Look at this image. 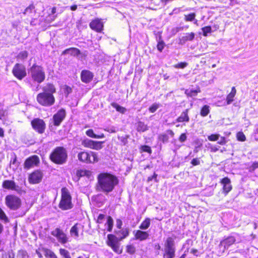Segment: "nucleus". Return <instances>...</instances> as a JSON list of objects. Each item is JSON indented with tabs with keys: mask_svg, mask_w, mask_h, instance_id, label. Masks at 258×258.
Here are the masks:
<instances>
[{
	"mask_svg": "<svg viewBox=\"0 0 258 258\" xmlns=\"http://www.w3.org/2000/svg\"><path fill=\"white\" fill-rule=\"evenodd\" d=\"M43 92L37 94L36 100L42 106L49 107L55 102L53 93L56 92L54 86L50 83L45 84L42 87Z\"/></svg>",
	"mask_w": 258,
	"mask_h": 258,
	"instance_id": "1",
	"label": "nucleus"
},
{
	"mask_svg": "<svg viewBox=\"0 0 258 258\" xmlns=\"http://www.w3.org/2000/svg\"><path fill=\"white\" fill-rule=\"evenodd\" d=\"M97 178L99 187L104 192L111 191L118 183V179L116 177L108 173L99 174Z\"/></svg>",
	"mask_w": 258,
	"mask_h": 258,
	"instance_id": "2",
	"label": "nucleus"
},
{
	"mask_svg": "<svg viewBox=\"0 0 258 258\" xmlns=\"http://www.w3.org/2000/svg\"><path fill=\"white\" fill-rule=\"evenodd\" d=\"M50 160L58 165L65 164L68 158V152L63 147H56L49 155Z\"/></svg>",
	"mask_w": 258,
	"mask_h": 258,
	"instance_id": "3",
	"label": "nucleus"
},
{
	"mask_svg": "<svg viewBox=\"0 0 258 258\" xmlns=\"http://www.w3.org/2000/svg\"><path fill=\"white\" fill-rule=\"evenodd\" d=\"M29 74L32 80L38 84H40L45 80V72L41 66L33 64L29 70Z\"/></svg>",
	"mask_w": 258,
	"mask_h": 258,
	"instance_id": "4",
	"label": "nucleus"
},
{
	"mask_svg": "<svg viewBox=\"0 0 258 258\" xmlns=\"http://www.w3.org/2000/svg\"><path fill=\"white\" fill-rule=\"evenodd\" d=\"M72 198L69 190L66 187L61 189V199L59 204V207L63 210H67L73 207Z\"/></svg>",
	"mask_w": 258,
	"mask_h": 258,
	"instance_id": "5",
	"label": "nucleus"
},
{
	"mask_svg": "<svg viewBox=\"0 0 258 258\" xmlns=\"http://www.w3.org/2000/svg\"><path fill=\"white\" fill-rule=\"evenodd\" d=\"M77 157L80 162L87 164L94 163L98 161L97 153L93 152L82 151L78 153Z\"/></svg>",
	"mask_w": 258,
	"mask_h": 258,
	"instance_id": "6",
	"label": "nucleus"
},
{
	"mask_svg": "<svg viewBox=\"0 0 258 258\" xmlns=\"http://www.w3.org/2000/svg\"><path fill=\"white\" fill-rule=\"evenodd\" d=\"M119 241L120 240L113 234H108L107 235V240L106 241L107 245L110 247L114 252L118 254L122 252V249L120 247Z\"/></svg>",
	"mask_w": 258,
	"mask_h": 258,
	"instance_id": "7",
	"label": "nucleus"
},
{
	"mask_svg": "<svg viewBox=\"0 0 258 258\" xmlns=\"http://www.w3.org/2000/svg\"><path fill=\"white\" fill-rule=\"evenodd\" d=\"M6 206L12 210L18 209L21 205V199L16 196L13 195H8L5 198Z\"/></svg>",
	"mask_w": 258,
	"mask_h": 258,
	"instance_id": "8",
	"label": "nucleus"
},
{
	"mask_svg": "<svg viewBox=\"0 0 258 258\" xmlns=\"http://www.w3.org/2000/svg\"><path fill=\"white\" fill-rule=\"evenodd\" d=\"M165 258H173L175 256V247L174 242L173 239L171 237H168L165 244L164 248Z\"/></svg>",
	"mask_w": 258,
	"mask_h": 258,
	"instance_id": "9",
	"label": "nucleus"
},
{
	"mask_svg": "<svg viewBox=\"0 0 258 258\" xmlns=\"http://www.w3.org/2000/svg\"><path fill=\"white\" fill-rule=\"evenodd\" d=\"M51 234L56 237L58 242L62 245H64L69 241L67 235L59 228H56L52 231Z\"/></svg>",
	"mask_w": 258,
	"mask_h": 258,
	"instance_id": "10",
	"label": "nucleus"
},
{
	"mask_svg": "<svg viewBox=\"0 0 258 258\" xmlns=\"http://www.w3.org/2000/svg\"><path fill=\"white\" fill-rule=\"evenodd\" d=\"M33 129L38 134H42L44 133L46 128V124L42 119L36 118L31 121Z\"/></svg>",
	"mask_w": 258,
	"mask_h": 258,
	"instance_id": "11",
	"label": "nucleus"
},
{
	"mask_svg": "<svg viewBox=\"0 0 258 258\" xmlns=\"http://www.w3.org/2000/svg\"><path fill=\"white\" fill-rule=\"evenodd\" d=\"M13 75L19 80H22L27 75L26 70L23 64L16 63L12 70Z\"/></svg>",
	"mask_w": 258,
	"mask_h": 258,
	"instance_id": "12",
	"label": "nucleus"
},
{
	"mask_svg": "<svg viewBox=\"0 0 258 258\" xmlns=\"http://www.w3.org/2000/svg\"><path fill=\"white\" fill-rule=\"evenodd\" d=\"M102 143L103 142H102L94 141L91 140L86 139L82 141V144L85 147L98 150L102 148Z\"/></svg>",
	"mask_w": 258,
	"mask_h": 258,
	"instance_id": "13",
	"label": "nucleus"
},
{
	"mask_svg": "<svg viewBox=\"0 0 258 258\" xmlns=\"http://www.w3.org/2000/svg\"><path fill=\"white\" fill-rule=\"evenodd\" d=\"M43 173L40 170H35L31 173L28 177V181L31 184H37L41 182Z\"/></svg>",
	"mask_w": 258,
	"mask_h": 258,
	"instance_id": "14",
	"label": "nucleus"
},
{
	"mask_svg": "<svg viewBox=\"0 0 258 258\" xmlns=\"http://www.w3.org/2000/svg\"><path fill=\"white\" fill-rule=\"evenodd\" d=\"M66 116V111L63 109L59 110L53 116V123L55 126H58L63 121Z\"/></svg>",
	"mask_w": 258,
	"mask_h": 258,
	"instance_id": "15",
	"label": "nucleus"
},
{
	"mask_svg": "<svg viewBox=\"0 0 258 258\" xmlns=\"http://www.w3.org/2000/svg\"><path fill=\"white\" fill-rule=\"evenodd\" d=\"M39 162V159L38 157L36 155H34L25 160L24 166L25 169H28L36 165Z\"/></svg>",
	"mask_w": 258,
	"mask_h": 258,
	"instance_id": "16",
	"label": "nucleus"
},
{
	"mask_svg": "<svg viewBox=\"0 0 258 258\" xmlns=\"http://www.w3.org/2000/svg\"><path fill=\"white\" fill-rule=\"evenodd\" d=\"M90 28L98 32H100L103 30V24L101 22V20L99 19H96L92 21L89 24Z\"/></svg>",
	"mask_w": 258,
	"mask_h": 258,
	"instance_id": "17",
	"label": "nucleus"
},
{
	"mask_svg": "<svg viewBox=\"0 0 258 258\" xmlns=\"http://www.w3.org/2000/svg\"><path fill=\"white\" fill-rule=\"evenodd\" d=\"M93 76V73L88 70L82 71L81 74V80L85 83L91 82Z\"/></svg>",
	"mask_w": 258,
	"mask_h": 258,
	"instance_id": "18",
	"label": "nucleus"
},
{
	"mask_svg": "<svg viewBox=\"0 0 258 258\" xmlns=\"http://www.w3.org/2000/svg\"><path fill=\"white\" fill-rule=\"evenodd\" d=\"M134 233L135 234V239L137 240H140V241H143L147 239L149 236L148 232L139 230L134 231Z\"/></svg>",
	"mask_w": 258,
	"mask_h": 258,
	"instance_id": "19",
	"label": "nucleus"
},
{
	"mask_svg": "<svg viewBox=\"0 0 258 258\" xmlns=\"http://www.w3.org/2000/svg\"><path fill=\"white\" fill-rule=\"evenodd\" d=\"M82 228L83 226L81 224L76 223L71 228L70 230L71 235L75 238H78L79 236V230Z\"/></svg>",
	"mask_w": 258,
	"mask_h": 258,
	"instance_id": "20",
	"label": "nucleus"
},
{
	"mask_svg": "<svg viewBox=\"0 0 258 258\" xmlns=\"http://www.w3.org/2000/svg\"><path fill=\"white\" fill-rule=\"evenodd\" d=\"M221 183L223 185L224 192L226 194H228L232 189L230 179L228 177H224L222 179Z\"/></svg>",
	"mask_w": 258,
	"mask_h": 258,
	"instance_id": "21",
	"label": "nucleus"
},
{
	"mask_svg": "<svg viewBox=\"0 0 258 258\" xmlns=\"http://www.w3.org/2000/svg\"><path fill=\"white\" fill-rule=\"evenodd\" d=\"M235 242V239L233 236H229L224 239L221 242V244L224 246L225 249H227L228 247L233 244Z\"/></svg>",
	"mask_w": 258,
	"mask_h": 258,
	"instance_id": "22",
	"label": "nucleus"
},
{
	"mask_svg": "<svg viewBox=\"0 0 258 258\" xmlns=\"http://www.w3.org/2000/svg\"><path fill=\"white\" fill-rule=\"evenodd\" d=\"M3 187L7 189L14 190L16 188L15 182L13 180H6L3 183Z\"/></svg>",
	"mask_w": 258,
	"mask_h": 258,
	"instance_id": "23",
	"label": "nucleus"
},
{
	"mask_svg": "<svg viewBox=\"0 0 258 258\" xmlns=\"http://www.w3.org/2000/svg\"><path fill=\"white\" fill-rule=\"evenodd\" d=\"M80 53L79 49L77 48L72 47L64 50L62 54H70L72 55L76 56L78 55Z\"/></svg>",
	"mask_w": 258,
	"mask_h": 258,
	"instance_id": "24",
	"label": "nucleus"
},
{
	"mask_svg": "<svg viewBox=\"0 0 258 258\" xmlns=\"http://www.w3.org/2000/svg\"><path fill=\"white\" fill-rule=\"evenodd\" d=\"M236 93V90L234 87H233L231 89V92L227 95L226 101L227 104H230L233 101V98L234 97Z\"/></svg>",
	"mask_w": 258,
	"mask_h": 258,
	"instance_id": "25",
	"label": "nucleus"
},
{
	"mask_svg": "<svg viewBox=\"0 0 258 258\" xmlns=\"http://www.w3.org/2000/svg\"><path fill=\"white\" fill-rule=\"evenodd\" d=\"M42 250L44 252V255L48 258H58L56 255L49 249L43 248Z\"/></svg>",
	"mask_w": 258,
	"mask_h": 258,
	"instance_id": "26",
	"label": "nucleus"
},
{
	"mask_svg": "<svg viewBox=\"0 0 258 258\" xmlns=\"http://www.w3.org/2000/svg\"><path fill=\"white\" fill-rule=\"evenodd\" d=\"M117 234L119 236V239L121 240L128 235L129 231L127 229H121L117 232Z\"/></svg>",
	"mask_w": 258,
	"mask_h": 258,
	"instance_id": "27",
	"label": "nucleus"
},
{
	"mask_svg": "<svg viewBox=\"0 0 258 258\" xmlns=\"http://www.w3.org/2000/svg\"><path fill=\"white\" fill-rule=\"evenodd\" d=\"M188 120V117L187 115V110H186L185 111L183 112L180 116L177 118V121L178 122H183L187 121Z\"/></svg>",
	"mask_w": 258,
	"mask_h": 258,
	"instance_id": "28",
	"label": "nucleus"
},
{
	"mask_svg": "<svg viewBox=\"0 0 258 258\" xmlns=\"http://www.w3.org/2000/svg\"><path fill=\"white\" fill-rule=\"evenodd\" d=\"M150 225V219L148 218L143 221L139 226L140 229L146 230L149 228Z\"/></svg>",
	"mask_w": 258,
	"mask_h": 258,
	"instance_id": "29",
	"label": "nucleus"
},
{
	"mask_svg": "<svg viewBox=\"0 0 258 258\" xmlns=\"http://www.w3.org/2000/svg\"><path fill=\"white\" fill-rule=\"evenodd\" d=\"M17 257L18 258H30V256L27 251L23 249L18 250Z\"/></svg>",
	"mask_w": 258,
	"mask_h": 258,
	"instance_id": "30",
	"label": "nucleus"
},
{
	"mask_svg": "<svg viewBox=\"0 0 258 258\" xmlns=\"http://www.w3.org/2000/svg\"><path fill=\"white\" fill-rule=\"evenodd\" d=\"M137 131L144 132L147 130L148 127L146 124L142 121H139L137 124Z\"/></svg>",
	"mask_w": 258,
	"mask_h": 258,
	"instance_id": "31",
	"label": "nucleus"
},
{
	"mask_svg": "<svg viewBox=\"0 0 258 258\" xmlns=\"http://www.w3.org/2000/svg\"><path fill=\"white\" fill-rule=\"evenodd\" d=\"M111 106L113 108H115L116 111H117L118 112H119L121 113H124L126 111V108H125L124 107H123L122 106L119 105L118 104H117L116 103H111Z\"/></svg>",
	"mask_w": 258,
	"mask_h": 258,
	"instance_id": "32",
	"label": "nucleus"
},
{
	"mask_svg": "<svg viewBox=\"0 0 258 258\" xmlns=\"http://www.w3.org/2000/svg\"><path fill=\"white\" fill-rule=\"evenodd\" d=\"M136 251V247L132 244L126 246V252L130 254H134Z\"/></svg>",
	"mask_w": 258,
	"mask_h": 258,
	"instance_id": "33",
	"label": "nucleus"
},
{
	"mask_svg": "<svg viewBox=\"0 0 258 258\" xmlns=\"http://www.w3.org/2000/svg\"><path fill=\"white\" fill-rule=\"evenodd\" d=\"M209 106L207 105H205L201 109L200 114L203 116H206L209 114Z\"/></svg>",
	"mask_w": 258,
	"mask_h": 258,
	"instance_id": "34",
	"label": "nucleus"
},
{
	"mask_svg": "<svg viewBox=\"0 0 258 258\" xmlns=\"http://www.w3.org/2000/svg\"><path fill=\"white\" fill-rule=\"evenodd\" d=\"M28 56V52L26 51H23L20 52L17 56L19 60H23L27 58Z\"/></svg>",
	"mask_w": 258,
	"mask_h": 258,
	"instance_id": "35",
	"label": "nucleus"
},
{
	"mask_svg": "<svg viewBox=\"0 0 258 258\" xmlns=\"http://www.w3.org/2000/svg\"><path fill=\"white\" fill-rule=\"evenodd\" d=\"M258 168V161H255L251 163L250 165H249L247 169L250 172H253L255 169Z\"/></svg>",
	"mask_w": 258,
	"mask_h": 258,
	"instance_id": "36",
	"label": "nucleus"
},
{
	"mask_svg": "<svg viewBox=\"0 0 258 258\" xmlns=\"http://www.w3.org/2000/svg\"><path fill=\"white\" fill-rule=\"evenodd\" d=\"M169 139L168 136L167 134H162L159 135L158 140L162 141L163 143H166Z\"/></svg>",
	"mask_w": 258,
	"mask_h": 258,
	"instance_id": "37",
	"label": "nucleus"
},
{
	"mask_svg": "<svg viewBox=\"0 0 258 258\" xmlns=\"http://www.w3.org/2000/svg\"><path fill=\"white\" fill-rule=\"evenodd\" d=\"M194 255V249H190V251L185 252L180 258H192Z\"/></svg>",
	"mask_w": 258,
	"mask_h": 258,
	"instance_id": "38",
	"label": "nucleus"
},
{
	"mask_svg": "<svg viewBox=\"0 0 258 258\" xmlns=\"http://www.w3.org/2000/svg\"><path fill=\"white\" fill-rule=\"evenodd\" d=\"M107 224L108 226L107 230L110 232L111 231L113 225V220L110 216L108 217Z\"/></svg>",
	"mask_w": 258,
	"mask_h": 258,
	"instance_id": "39",
	"label": "nucleus"
},
{
	"mask_svg": "<svg viewBox=\"0 0 258 258\" xmlns=\"http://www.w3.org/2000/svg\"><path fill=\"white\" fill-rule=\"evenodd\" d=\"M59 252L60 254L64 258H67L70 256L69 251L65 249L60 248Z\"/></svg>",
	"mask_w": 258,
	"mask_h": 258,
	"instance_id": "40",
	"label": "nucleus"
},
{
	"mask_svg": "<svg viewBox=\"0 0 258 258\" xmlns=\"http://www.w3.org/2000/svg\"><path fill=\"white\" fill-rule=\"evenodd\" d=\"M35 7L33 5H30L27 8H26L24 12V14L25 15H29L32 13V11L34 9Z\"/></svg>",
	"mask_w": 258,
	"mask_h": 258,
	"instance_id": "41",
	"label": "nucleus"
},
{
	"mask_svg": "<svg viewBox=\"0 0 258 258\" xmlns=\"http://www.w3.org/2000/svg\"><path fill=\"white\" fill-rule=\"evenodd\" d=\"M0 219L3 220L5 223L9 222V219L5 214V212L0 208Z\"/></svg>",
	"mask_w": 258,
	"mask_h": 258,
	"instance_id": "42",
	"label": "nucleus"
},
{
	"mask_svg": "<svg viewBox=\"0 0 258 258\" xmlns=\"http://www.w3.org/2000/svg\"><path fill=\"white\" fill-rule=\"evenodd\" d=\"M237 138L238 141L242 142L245 141L246 140L245 136L242 132H239L237 134Z\"/></svg>",
	"mask_w": 258,
	"mask_h": 258,
	"instance_id": "43",
	"label": "nucleus"
},
{
	"mask_svg": "<svg viewBox=\"0 0 258 258\" xmlns=\"http://www.w3.org/2000/svg\"><path fill=\"white\" fill-rule=\"evenodd\" d=\"M202 31L204 36H207L208 33H211V28L210 26H207L202 28Z\"/></svg>",
	"mask_w": 258,
	"mask_h": 258,
	"instance_id": "44",
	"label": "nucleus"
},
{
	"mask_svg": "<svg viewBox=\"0 0 258 258\" xmlns=\"http://www.w3.org/2000/svg\"><path fill=\"white\" fill-rule=\"evenodd\" d=\"M159 108V105L157 104H153L151 106H150L149 108V110L150 112L154 113L155 112L157 109Z\"/></svg>",
	"mask_w": 258,
	"mask_h": 258,
	"instance_id": "45",
	"label": "nucleus"
},
{
	"mask_svg": "<svg viewBox=\"0 0 258 258\" xmlns=\"http://www.w3.org/2000/svg\"><path fill=\"white\" fill-rule=\"evenodd\" d=\"M220 135L218 134L211 135L208 137V139L211 141H216L218 140Z\"/></svg>",
	"mask_w": 258,
	"mask_h": 258,
	"instance_id": "46",
	"label": "nucleus"
},
{
	"mask_svg": "<svg viewBox=\"0 0 258 258\" xmlns=\"http://www.w3.org/2000/svg\"><path fill=\"white\" fill-rule=\"evenodd\" d=\"M90 172L89 171L86 170H81L79 171H78L77 174L81 176H85V175H88L89 173Z\"/></svg>",
	"mask_w": 258,
	"mask_h": 258,
	"instance_id": "47",
	"label": "nucleus"
},
{
	"mask_svg": "<svg viewBox=\"0 0 258 258\" xmlns=\"http://www.w3.org/2000/svg\"><path fill=\"white\" fill-rule=\"evenodd\" d=\"M141 149L143 152H147L149 153H151V152H152L151 148L148 146H146V145L143 146L141 147Z\"/></svg>",
	"mask_w": 258,
	"mask_h": 258,
	"instance_id": "48",
	"label": "nucleus"
},
{
	"mask_svg": "<svg viewBox=\"0 0 258 258\" xmlns=\"http://www.w3.org/2000/svg\"><path fill=\"white\" fill-rule=\"evenodd\" d=\"M86 135L91 138H95V134L94 133L93 131L91 129L88 130L86 132Z\"/></svg>",
	"mask_w": 258,
	"mask_h": 258,
	"instance_id": "49",
	"label": "nucleus"
},
{
	"mask_svg": "<svg viewBox=\"0 0 258 258\" xmlns=\"http://www.w3.org/2000/svg\"><path fill=\"white\" fill-rule=\"evenodd\" d=\"M187 66V63L186 62H180L174 66V67L176 68H184Z\"/></svg>",
	"mask_w": 258,
	"mask_h": 258,
	"instance_id": "50",
	"label": "nucleus"
},
{
	"mask_svg": "<svg viewBox=\"0 0 258 258\" xmlns=\"http://www.w3.org/2000/svg\"><path fill=\"white\" fill-rule=\"evenodd\" d=\"M157 49L160 52L162 51L164 47V43L163 41L159 42L157 44Z\"/></svg>",
	"mask_w": 258,
	"mask_h": 258,
	"instance_id": "51",
	"label": "nucleus"
},
{
	"mask_svg": "<svg viewBox=\"0 0 258 258\" xmlns=\"http://www.w3.org/2000/svg\"><path fill=\"white\" fill-rule=\"evenodd\" d=\"M194 38V33H191L190 34H188L184 37H183L182 39L185 40H191Z\"/></svg>",
	"mask_w": 258,
	"mask_h": 258,
	"instance_id": "52",
	"label": "nucleus"
},
{
	"mask_svg": "<svg viewBox=\"0 0 258 258\" xmlns=\"http://www.w3.org/2000/svg\"><path fill=\"white\" fill-rule=\"evenodd\" d=\"M56 18V15L54 16L53 15L49 14L48 16V19L47 20V21L48 23H50V22H52L53 21H54Z\"/></svg>",
	"mask_w": 258,
	"mask_h": 258,
	"instance_id": "53",
	"label": "nucleus"
},
{
	"mask_svg": "<svg viewBox=\"0 0 258 258\" xmlns=\"http://www.w3.org/2000/svg\"><path fill=\"white\" fill-rule=\"evenodd\" d=\"M105 130L109 133H115L116 132V128L114 126L108 127Z\"/></svg>",
	"mask_w": 258,
	"mask_h": 258,
	"instance_id": "54",
	"label": "nucleus"
},
{
	"mask_svg": "<svg viewBox=\"0 0 258 258\" xmlns=\"http://www.w3.org/2000/svg\"><path fill=\"white\" fill-rule=\"evenodd\" d=\"M123 145H125L127 142V139L126 137H121L118 138Z\"/></svg>",
	"mask_w": 258,
	"mask_h": 258,
	"instance_id": "55",
	"label": "nucleus"
},
{
	"mask_svg": "<svg viewBox=\"0 0 258 258\" xmlns=\"http://www.w3.org/2000/svg\"><path fill=\"white\" fill-rule=\"evenodd\" d=\"M185 18L186 21H192L194 20V13L185 16Z\"/></svg>",
	"mask_w": 258,
	"mask_h": 258,
	"instance_id": "56",
	"label": "nucleus"
},
{
	"mask_svg": "<svg viewBox=\"0 0 258 258\" xmlns=\"http://www.w3.org/2000/svg\"><path fill=\"white\" fill-rule=\"evenodd\" d=\"M3 258H15V255L13 253H8L5 255H3Z\"/></svg>",
	"mask_w": 258,
	"mask_h": 258,
	"instance_id": "57",
	"label": "nucleus"
},
{
	"mask_svg": "<svg viewBox=\"0 0 258 258\" xmlns=\"http://www.w3.org/2000/svg\"><path fill=\"white\" fill-rule=\"evenodd\" d=\"M104 217L105 216L104 215L100 214L98 217L97 222L99 223H102V220L104 219Z\"/></svg>",
	"mask_w": 258,
	"mask_h": 258,
	"instance_id": "58",
	"label": "nucleus"
},
{
	"mask_svg": "<svg viewBox=\"0 0 258 258\" xmlns=\"http://www.w3.org/2000/svg\"><path fill=\"white\" fill-rule=\"evenodd\" d=\"M186 139V135L185 134H182L179 137V141L181 142H183L185 141Z\"/></svg>",
	"mask_w": 258,
	"mask_h": 258,
	"instance_id": "59",
	"label": "nucleus"
},
{
	"mask_svg": "<svg viewBox=\"0 0 258 258\" xmlns=\"http://www.w3.org/2000/svg\"><path fill=\"white\" fill-rule=\"evenodd\" d=\"M122 223L121 220L117 219L116 220V227L119 228L121 229V226H122Z\"/></svg>",
	"mask_w": 258,
	"mask_h": 258,
	"instance_id": "60",
	"label": "nucleus"
},
{
	"mask_svg": "<svg viewBox=\"0 0 258 258\" xmlns=\"http://www.w3.org/2000/svg\"><path fill=\"white\" fill-rule=\"evenodd\" d=\"M218 143L220 145L225 144L226 143L225 138L224 137H221Z\"/></svg>",
	"mask_w": 258,
	"mask_h": 258,
	"instance_id": "61",
	"label": "nucleus"
},
{
	"mask_svg": "<svg viewBox=\"0 0 258 258\" xmlns=\"http://www.w3.org/2000/svg\"><path fill=\"white\" fill-rule=\"evenodd\" d=\"M157 175L156 173H154L153 176L149 177L148 178V181H151L153 179H156L157 177Z\"/></svg>",
	"mask_w": 258,
	"mask_h": 258,
	"instance_id": "62",
	"label": "nucleus"
},
{
	"mask_svg": "<svg viewBox=\"0 0 258 258\" xmlns=\"http://www.w3.org/2000/svg\"><path fill=\"white\" fill-rule=\"evenodd\" d=\"M166 133H167V134L170 135L171 136V137H173L174 136V134L173 132L171 130H167L166 131Z\"/></svg>",
	"mask_w": 258,
	"mask_h": 258,
	"instance_id": "63",
	"label": "nucleus"
},
{
	"mask_svg": "<svg viewBox=\"0 0 258 258\" xmlns=\"http://www.w3.org/2000/svg\"><path fill=\"white\" fill-rule=\"evenodd\" d=\"M104 137V134H102L100 135H96L95 138H96V139H102V138H103Z\"/></svg>",
	"mask_w": 258,
	"mask_h": 258,
	"instance_id": "64",
	"label": "nucleus"
}]
</instances>
